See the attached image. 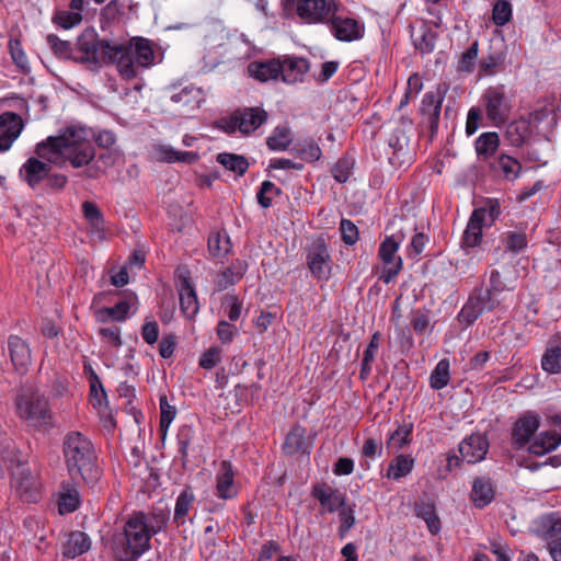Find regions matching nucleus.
<instances>
[{"label": "nucleus", "mask_w": 561, "mask_h": 561, "mask_svg": "<svg viewBox=\"0 0 561 561\" xmlns=\"http://www.w3.org/2000/svg\"><path fill=\"white\" fill-rule=\"evenodd\" d=\"M91 133L83 127L69 126L58 136H49L35 147L37 157L28 158L22 165V179L35 188L45 181L51 171V164L62 167L69 162L79 169L89 165L95 157V149L90 139Z\"/></svg>", "instance_id": "obj_1"}, {"label": "nucleus", "mask_w": 561, "mask_h": 561, "mask_svg": "<svg viewBox=\"0 0 561 561\" xmlns=\"http://www.w3.org/2000/svg\"><path fill=\"white\" fill-rule=\"evenodd\" d=\"M81 53L76 59L99 68L102 64H115L119 75L131 80L137 77V67L148 68L154 62L152 43L144 37H133L128 44L100 39L93 30H85L77 39Z\"/></svg>", "instance_id": "obj_2"}, {"label": "nucleus", "mask_w": 561, "mask_h": 561, "mask_svg": "<svg viewBox=\"0 0 561 561\" xmlns=\"http://www.w3.org/2000/svg\"><path fill=\"white\" fill-rule=\"evenodd\" d=\"M62 451L71 479L93 488L101 478V470L92 440L80 432H70L64 438Z\"/></svg>", "instance_id": "obj_3"}, {"label": "nucleus", "mask_w": 561, "mask_h": 561, "mask_svg": "<svg viewBox=\"0 0 561 561\" xmlns=\"http://www.w3.org/2000/svg\"><path fill=\"white\" fill-rule=\"evenodd\" d=\"M141 518L138 519L133 513L122 527L114 530L110 538L113 561H138L151 548V538Z\"/></svg>", "instance_id": "obj_4"}, {"label": "nucleus", "mask_w": 561, "mask_h": 561, "mask_svg": "<svg viewBox=\"0 0 561 561\" xmlns=\"http://www.w3.org/2000/svg\"><path fill=\"white\" fill-rule=\"evenodd\" d=\"M16 415L34 427L50 425L53 412L48 399L34 386L23 385L14 399Z\"/></svg>", "instance_id": "obj_5"}, {"label": "nucleus", "mask_w": 561, "mask_h": 561, "mask_svg": "<svg viewBox=\"0 0 561 561\" xmlns=\"http://www.w3.org/2000/svg\"><path fill=\"white\" fill-rule=\"evenodd\" d=\"M289 5L299 19L307 24H324L332 19L334 11H340L337 0H289Z\"/></svg>", "instance_id": "obj_6"}, {"label": "nucleus", "mask_w": 561, "mask_h": 561, "mask_svg": "<svg viewBox=\"0 0 561 561\" xmlns=\"http://www.w3.org/2000/svg\"><path fill=\"white\" fill-rule=\"evenodd\" d=\"M482 103L488 119L495 126L507 122L513 104L512 98L504 84L489 87L482 95Z\"/></svg>", "instance_id": "obj_7"}, {"label": "nucleus", "mask_w": 561, "mask_h": 561, "mask_svg": "<svg viewBox=\"0 0 561 561\" xmlns=\"http://www.w3.org/2000/svg\"><path fill=\"white\" fill-rule=\"evenodd\" d=\"M502 298L492 296L482 286L474 288L461 308L458 320L471 325L483 312L493 311L501 305Z\"/></svg>", "instance_id": "obj_8"}, {"label": "nucleus", "mask_w": 561, "mask_h": 561, "mask_svg": "<svg viewBox=\"0 0 561 561\" xmlns=\"http://www.w3.org/2000/svg\"><path fill=\"white\" fill-rule=\"evenodd\" d=\"M306 263L314 278L327 280L331 276V255L323 237L314 238L307 245Z\"/></svg>", "instance_id": "obj_9"}, {"label": "nucleus", "mask_w": 561, "mask_h": 561, "mask_svg": "<svg viewBox=\"0 0 561 561\" xmlns=\"http://www.w3.org/2000/svg\"><path fill=\"white\" fill-rule=\"evenodd\" d=\"M540 426L537 412L526 411L517 416L511 428V445L515 450L527 449Z\"/></svg>", "instance_id": "obj_10"}, {"label": "nucleus", "mask_w": 561, "mask_h": 561, "mask_svg": "<svg viewBox=\"0 0 561 561\" xmlns=\"http://www.w3.org/2000/svg\"><path fill=\"white\" fill-rule=\"evenodd\" d=\"M402 241V237H387L379 247V256L385 264V270L380 278L389 284L401 271L402 260L397 256V251Z\"/></svg>", "instance_id": "obj_11"}, {"label": "nucleus", "mask_w": 561, "mask_h": 561, "mask_svg": "<svg viewBox=\"0 0 561 561\" xmlns=\"http://www.w3.org/2000/svg\"><path fill=\"white\" fill-rule=\"evenodd\" d=\"M337 13L339 11H334L332 19H329L325 23L330 26L334 37L341 42L360 39L364 36V25L353 18H343Z\"/></svg>", "instance_id": "obj_12"}, {"label": "nucleus", "mask_w": 561, "mask_h": 561, "mask_svg": "<svg viewBox=\"0 0 561 561\" xmlns=\"http://www.w3.org/2000/svg\"><path fill=\"white\" fill-rule=\"evenodd\" d=\"M13 484L25 502H36L39 499V493L35 488V479L30 471V468L21 462H18L16 469L12 472Z\"/></svg>", "instance_id": "obj_13"}, {"label": "nucleus", "mask_w": 561, "mask_h": 561, "mask_svg": "<svg viewBox=\"0 0 561 561\" xmlns=\"http://www.w3.org/2000/svg\"><path fill=\"white\" fill-rule=\"evenodd\" d=\"M267 119V113L260 107L238 110L231 116L233 126L242 134H250L263 125Z\"/></svg>", "instance_id": "obj_14"}, {"label": "nucleus", "mask_w": 561, "mask_h": 561, "mask_svg": "<svg viewBox=\"0 0 561 561\" xmlns=\"http://www.w3.org/2000/svg\"><path fill=\"white\" fill-rule=\"evenodd\" d=\"M23 129V121L20 115L13 112H5L0 115V151L11 148L13 141Z\"/></svg>", "instance_id": "obj_15"}, {"label": "nucleus", "mask_w": 561, "mask_h": 561, "mask_svg": "<svg viewBox=\"0 0 561 561\" xmlns=\"http://www.w3.org/2000/svg\"><path fill=\"white\" fill-rule=\"evenodd\" d=\"M458 450L462 460L477 463L484 459L489 450V442L483 435L473 434L459 444Z\"/></svg>", "instance_id": "obj_16"}, {"label": "nucleus", "mask_w": 561, "mask_h": 561, "mask_svg": "<svg viewBox=\"0 0 561 561\" xmlns=\"http://www.w3.org/2000/svg\"><path fill=\"white\" fill-rule=\"evenodd\" d=\"M11 360L21 373H25L31 364V350L28 344L18 335H11L8 341Z\"/></svg>", "instance_id": "obj_17"}, {"label": "nucleus", "mask_w": 561, "mask_h": 561, "mask_svg": "<svg viewBox=\"0 0 561 561\" xmlns=\"http://www.w3.org/2000/svg\"><path fill=\"white\" fill-rule=\"evenodd\" d=\"M312 495L320 502L321 506L327 508L330 513H333L345 505L344 495L339 490L324 483L314 485L312 489Z\"/></svg>", "instance_id": "obj_18"}, {"label": "nucleus", "mask_w": 561, "mask_h": 561, "mask_svg": "<svg viewBox=\"0 0 561 561\" xmlns=\"http://www.w3.org/2000/svg\"><path fill=\"white\" fill-rule=\"evenodd\" d=\"M494 484L490 478L478 477L472 482L470 499L477 508H483L494 499Z\"/></svg>", "instance_id": "obj_19"}, {"label": "nucleus", "mask_w": 561, "mask_h": 561, "mask_svg": "<svg viewBox=\"0 0 561 561\" xmlns=\"http://www.w3.org/2000/svg\"><path fill=\"white\" fill-rule=\"evenodd\" d=\"M216 494L222 500L233 499L237 490L233 485V471L229 461H221L216 477Z\"/></svg>", "instance_id": "obj_20"}, {"label": "nucleus", "mask_w": 561, "mask_h": 561, "mask_svg": "<svg viewBox=\"0 0 561 561\" xmlns=\"http://www.w3.org/2000/svg\"><path fill=\"white\" fill-rule=\"evenodd\" d=\"M248 71L251 77L261 82L276 80L282 72V61L279 59L253 61L249 64Z\"/></svg>", "instance_id": "obj_21"}, {"label": "nucleus", "mask_w": 561, "mask_h": 561, "mask_svg": "<svg viewBox=\"0 0 561 561\" xmlns=\"http://www.w3.org/2000/svg\"><path fill=\"white\" fill-rule=\"evenodd\" d=\"M536 533L539 537L548 542L552 540H561V514L553 512L550 514L542 515L537 520Z\"/></svg>", "instance_id": "obj_22"}, {"label": "nucleus", "mask_w": 561, "mask_h": 561, "mask_svg": "<svg viewBox=\"0 0 561 561\" xmlns=\"http://www.w3.org/2000/svg\"><path fill=\"white\" fill-rule=\"evenodd\" d=\"M561 445V435L556 431H543L536 435L527 448V451L536 456H542Z\"/></svg>", "instance_id": "obj_23"}, {"label": "nucleus", "mask_w": 561, "mask_h": 561, "mask_svg": "<svg viewBox=\"0 0 561 561\" xmlns=\"http://www.w3.org/2000/svg\"><path fill=\"white\" fill-rule=\"evenodd\" d=\"M309 70V62L305 58L287 57L282 61V79L286 83H296L304 80Z\"/></svg>", "instance_id": "obj_24"}, {"label": "nucleus", "mask_w": 561, "mask_h": 561, "mask_svg": "<svg viewBox=\"0 0 561 561\" xmlns=\"http://www.w3.org/2000/svg\"><path fill=\"white\" fill-rule=\"evenodd\" d=\"M481 211H472L467 228L463 231L462 247L466 248H473L480 244L482 239V230L484 227H489L482 219H481Z\"/></svg>", "instance_id": "obj_25"}, {"label": "nucleus", "mask_w": 561, "mask_h": 561, "mask_svg": "<svg viewBox=\"0 0 561 561\" xmlns=\"http://www.w3.org/2000/svg\"><path fill=\"white\" fill-rule=\"evenodd\" d=\"M443 98L438 92H428L422 101L421 112L427 116L431 130L434 133L439 123Z\"/></svg>", "instance_id": "obj_26"}, {"label": "nucleus", "mask_w": 561, "mask_h": 561, "mask_svg": "<svg viewBox=\"0 0 561 561\" xmlns=\"http://www.w3.org/2000/svg\"><path fill=\"white\" fill-rule=\"evenodd\" d=\"M474 146L479 160L486 162L497 151L500 137L495 131L483 133L477 138Z\"/></svg>", "instance_id": "obj_27"}, {"label": "nucleus", "mask_w": 561, "mask_h": 561, "mask_svg": "<svg viewBox=\"0 0 561 561\" xmlns=\"http://www.w3.org/2000/svg\"><path fill=\"white\" fill-rule=\"evenodd\" d=\"M91 541L87 534L82 531H72L62 547V556L66 558H76L90 549Z\"/></svg>", "instance_id": "obj_28"}, {"label": "nucleus", "mask_w": 561, "mask_h": 561, "mask_svg": "<svg viewBox=\"0 0 561 561\" xmlns=\"http://www.w3.org/2000/svg\"><path fill=\"white\" fill-rule=\"evenodd\" d=\"M180 308L187 318L194 317L199 308L196 293L187 278L181 282Z\"/></svg>", "instance_id": "obj_29"}, {"label": "nucleus", "mask_w": 561, "mask_h": 561, "mask_svg": "<svg viewBox=\"0 0 561 561\" xmlns=\"http://www.w3.org/2000/svg\"><path fill=\"white\" fill-rule=\"evenodd\" d=\"M541 367L549 374L561 373V341L551 340L548 342L541 358Z\"/></svg>", "instance_id": "obj_30"}, {"label": "nucleus", "mask_w": 561, "mask_h": 561, "mask_svg": "<svg viewBox=\"0 0 561 561\" xmlns=\"http://www.w3.org/2000/svg\"><path fill=\"white\" fill-rule=\"evenodd\" d=\"M489 165L493 171L501 172L506 180H515L522 170L519 161L507 154L499 156Z\"/></svg>", "instance_id": "obj_31"}, {"label": "nucleus", "mask_w": 561, "mask_h": 561, "mask_svg": "<svg viewBox=\"0 0 561 561\" xmlns=\"http://www.w3.org/2000/svg\"><path fill=\"white\" fill-rule=\"evenodd\" d=\"M138 518L142 516L141 520L147 526V533L150 538L160 533L167 527L169 515L162 510L152 511L150 514L144 512H134Z\"/></svg>", "instance_id": "obj_32"}, {"label": "nucleus", "mask_w": 561, "mask_h": 561, "mask_svg": "<svg viewBox=\"0 0 561 561\" xmlns=\"http://www.w3.org/2000/svg\"><path fill=\"white\" fill-rule=\"evenodd\" d=\"M248 264L244 261L236 260L232 264L218 275L217 287L220 290L238 283L244 275Z\"/></svg>", "instance_id": "obj_33"}, {"label": "nucleus", "mask_w": 561, "mask_h": 561, "mask_svg": "<svg viewBox=\"0 0 561 561\" xmlns=\"http://www.w3.org/2000/svg\"><path fill=\"white\" fill-rule=\"evenodd\" d=\"M283 449L287 455L296 453H308V446L305 442V428L296 425L287 434L283 444Z\"/></svg>", "instance_id": "obj_34"}, {"label": "nucleus", "mask_w": 561, "mask_h": 561, "mask_svg": "<svg viewBox=\"0 0 561 561\" xmlns=\"http://www.w3.org/2000/svg\"><path fill=\"white\" fill-rule=\"evenodd\" d=\"M416 516L422 518L432 534H437L440 530V520L435 512V506L432 502L420 501L415 504Z\"/></svg>", "instance_id": "obj_35"}, {"label": "nucleus", "mask_w": 561, "mask_h": 561, "mask_svg": "<svg viewBox=\"0 0 561 561\" xmlns=\"http://www.w3.org/2000/svg\"><path fill=\"white\" fill-rule=\"evenodd\" d=\"M529 135V124L525 119L510 123L505 130V137L514 147H520Z\"/></svg>", "instance_id": "obj_36"}, {"label": "nucleus", "mask_w": 561, "mask_h": 561, "mask_svg": "<svg viewBox=\"0 0 561 561\" xmlns=\"http://www.w3.org/2000/svg\"><path fill=\"white\" fill-rule=\"evenodd\" d=\"M195 501V495L191 489H185L176 499L173 520L178 525H184L190 510Z\"/></svg>", "instance_id": "obj_37"}, {"label": "nucleus", "mask_w": 561, "mask_h": 561, "mask_svg": "<svg viewBox=\"0 0 561 561\" xmlns=\"http://www.w3.org/2000/svg\"><path fill=\"white\" fill-rule=\"evenodd\" d=\"M414 467V459L409 455L397 456L389 465L387 477L399 480L408 476Z\"/></svg>", "instance_id": "obj_38"}, {"label": "nucleus", "mask_w": 561, "mask_h": 561, "mask_svg": "<svg viewBox=\"0 0 561 561\" xmlns=\"http://www.w3.org/2000/svg\"><path fill=\"white\" fill-rule=\"evenodd\" d=\"M293 141L291 130L286 126H277L267 138L266 144L271 150H286Z\"/></svg>", "instance_id": "obj_39"}, {"label": "nucleus", "mask_w": 561, "mask_h": 561, "mask_svg": "<svg viewBox=\"0 0 561 561\" xmlns=\"http://www.w3.org/2000/svg\"><path fill=\"white\" fill-rule=\"evenodd\" d=\"M502 242L505 251L518 253L527 248L528 239L526 232L523 230L506 231L502 236Z\"/></svg>", "instance_id": "obj_40"}, {"label": "nucleus", "mask_w": 561, "mask_h": 561, "mask_svg": "<svg viewBox=\"0 0 561 561\" xmlns=\"http://www.w3.org/2000/svg\"><path fill=\"white\" fill-rule=\"evenodd\" d=\"M160 157L165 162H185V163H194L198 159V154L192 151H178L171 147L160 146L159 147Z\"/></svg>", "instance_id": "obj_41"}, {"label": "nucleus", "mask_w": 561, "mask_h": 561, "mask_svg": "<svg viewBox=\"0 0 561 561\" xmlns=\"http://www.w3.org/2000/svg\"><path fill=\"white\" fill-rule=\"evenodd\" d=\"M293 153L307 162H313L320 159L321 149L313 140L297 142L293 149Z\"/></svg>", "instance_id": "obj_42"}, {"label": "nucleus", "mask_w": 561, "mask_h": 561, "mask_svg": "<svg viewBox=\"0 0 561 561\" xmlns=\"http://www.w3.org/2000/svg\"><path fill=\"white\" fill-rule=\"evenodd\" d=\"M217 161L227 170L233 171L238 175H243L249 168L247 159L234 153H219Z\"/></svg>", "instance_id": "obj_43"}, {"label": "nucleus", "mask_w": 561, "mask_h": 561, "mask_svg": "<svg viewBox=\"0 0 561 561\" xmlns=\"http://www.w3.org/2000/svg\"><path fill=\"white\" fill-rule=\"evenodd\" d=\"M449 367V362L446 358L437 363L430 378V383L433 389L440 390L448 385L450 379Z\"/></svg>", "instance_id": "obj_44"}, {"label": "nucleus", "mask_w": 561, "mask_h": 561, "mask_svg": "<svg viewBox=\"0 0 561 561\" xmlns=\"http://www.w3.org/2000/svg\"><path fill=\"white\" fill-rule=\"evenodd\" d=\"M231 248L228 236H221L219 232H211L208 237V251L214 257H221L229 253Z\"/></svg>", "instance_id": "obj_45"}, {"label": "nucleus", "mask_w": 561, "mask_h": 561, "mask_svg": "<svg viewBox=\"0 0 561 561\" xmlns=\"http://www.w3.org/2000/svg\"><path fill=\"white\" fill-rule=\"evenodd\" d=\"M412 430L413 425L411 423L398 426V428L390 435V438L387 442L388 448L399 450L404 445L409 444Z\"/></svg>", "instance_id": "obj_46"}, {"label": "nucleus", "mask_w": 561, "mask_h": 561, "mask_svg": "<svg viewBox=\"0 0 561 561\" xmlns=\"http://www.w3.org/2000/svg\"><path fill=\"white\" fill-rule=\"evenodd\" d=\"M282 194V190L271 181H264L256 194L257 203L263 208L272 206L274 196Z\"/></svg>", "instance_id": "obj_47"}, {"label": "nucleus", "mask_w": 561, "mask_h": 561, "mask_svg": "<svg viewBox=\"0 0 561 561\" xmlns=\"http://www.w3.org/2000/svg\"><path fill=\"white\" fill-rule=\"evenodd\" d=\"M473 211H481V219L490 227L501 214V204L497 199L488 198L481 207Z\"/></svg>", "instance_id": "obj_48"}, {"label": "nucleus", "mask_w": 561, "mask_h": 561, "mask_svg": "<svg viewBox=\"0 0 561 561\" xmlns=\"http://www.w3.org/2000/svg\"><path fill=\"white\" fill-rule=\"evenodd\" d=\"M176 415L175 407L168 402L165 396L160 398V431L165 436L167 431Z\"/></svg>", "instance_id": "obj_49"}, {"label": "nucleus", "mask_w": 561, "mask_h": 561, "mask_svg": "<svg viewBox=\"0 0 561 561\" xmlns=\"http://www.w3.org/2000/svg\"><path fill=\"white\" fill-rule=\"evenodd\" d=\"M512 18V5L506 0H497L493 7L492 19L497 26L505 25Z\"/></svg>", "instance_id": "obj_50"}, {"label": "nucleus", "mask_w": 561, "mask_h": 561, "mask_svg": "<svg viewBox=\"0 0 561 561\" xmlns=\"http://www.w3.org/2000/svg\"><path fill=\"white\" fill-rule=\"evenodd\" d=\"M504 59L502 53L490 54L481 59L480 71L486 76L494 75L502 67Z\"/></svg>", "instance_id": "obj_51"}, {"label": "nucleus", "mask_w": 561, "mask_h": 561, "mask_svg": "<svg viewBox=\"0 0 561 561\" xmlns=\"http://www.w3.org/2000/svg\"><path fill=\"white\" fill-rule=\"evenodd\" d=\"M195 432L191 426L184 425L180 428L178 433V445H179V453L181 454V458L183 462L186 461V458L188 456V448L190 445L194 438Z\"/></svg>", "instance_id": "obj_52"}, {"label": "nucleus", "mask_w": 561, "mask_h": 561, "mask_svg": "<svg viewBox=\"0 0 561 561\" xmlns=\"http://www.w3.org/2000/svg\"><path fill=\"white\" fill-rule=\"evenodd\" d=\"M82 210L85 219L93 226V228L98 230L103 229V215L94 203L84 202L82 204Z\"/></svg>", "instance_id": "obj_53"}, {"label": "nucleus", "mask_w": 561, "mask_h": 561, "mask_svg": "<svg viewBox=\"0 0 561 561\" xmlns=\"http://www.w3.org/2000/svg\"><path fill=\"white\" fill-rule=\"evenodd\" d=\"M130 305L128 301L123 300L113 307H105L100 311V316L106 314L107 318L115 321H124L127 318Z\"/></svg>", "instance_id": "obj_54"}, {"label": "nucleus", "mask_w": 561, "mask_h": 561, "mask_svg": "<svg viewBox=\"0 0 561 561\" xmlns=\"http://www.w3.org/2000/svg\"><path fill=\"white\" fill-rule=\"evenodd\" d=\"M9 48L13 62L23 71H28V60L25 53L22 49L20 41L10 39Z\"/></svg>", "instance_id": "obj_55"}, {"label": "nucleus", "mask_w": 561, "mask_h": 561, "mask_svg": "<svg viewBox=\"0 0 561 561\" xmlns=\"http://www.w3.org/2000/svg\"><path fill=\"white\" fill-rule=\"evenodd\" d=\"M353 161L348 158H341L332 168V175L339 183H345L351 175Z\"/></svg>", "instance_id": "obj_56"}, {"label": "nucleus", "mask_w": 561, "mask_h": 561, "mask_svg": "<svg viewBox=\"0 0 561 561\" xmlns=\"http://www.w3.org/2000/svg\"><path fill=\"white\" fill-rule=\"evenodd\" d=\"M221 348L218 346H211L204 352L199 358V366L204 369H213L221 360Z\"/></svg>", "instance_id": "obj_57"}, {"label": "nucleus", "mask_w": 561, "mask_h": 561, "mask_svg": "<svg viewBox=\"0 0 561 561\" xmlns=\"http://www.w3.org/2000/svg\"><path fill=\"white\" fill-rule=\"evenodd\" d=\"M79 494L77 491L62 493L58 508L61 514L75 512L79 507Z\"/></svg>", "instance_id": "obj_58"}, {"label": "nucleus", "mask_w": 561, "mask_h": 561, "mask_svg": "<svg viewBox=\"0 0 561 561\" xmlns=\"http://www.w3.org/2000/svg\"><path fill=\"white\" fill-rule=\"evenodd\" d=\"M340 231H341V234H342V240L346 244L352 245V244H354L358 240V229L355 226V224H353L348 219H342L341 220V222H340Z\"/></svg>", "instance_id": "obj_59"}, {"label": "nucleus", "mask_w": 561, "mask_h": 561, "mask_svg": "<svg viewBox=\"0 0 561 561\" xmlns=\"http://www.w3.org/2000/svg\"><path fill=\"white\" fill-rule=\"evenodd\" d=\"M47 43L50 46V48L53 49V51L55 53V55H57L59 57H64V58H66L70 55V51H71L70 43L67 41L60 39L55 34H49L47 36Z\"/></svg>", "instance_id": "obj_60"}, {"label": "nucleus", "mask_w": 561, "mask_h": 561, "mask_svg": "<svg viewBox=\"0 0 561 561\" xmlns=\"http://www.w3.org/2000/svg\"><path fill=\"white\" fill-rule=\"evenodd\" d=\"M141 336L144 341L150 345L154 344L159 337V325L156 320L146 318L141 327Z\"/></svg>", "instance_id": "obj_61"}, {"label": "nucleus", "mask_w": 561, "mask_h": 561, "mask_svg": "<svg viewBox=\"0 0 561 561\" xmlns=\"http://www.w3.org/2000/svg\"><path fill=\"white\" fill-rule=\"evenodd\" d=\"M340 517V527H339V535L341 537H344L348 530L354 526L355 524V516L353 508L348 507H342L339 514Z\"/></svg>", "instance_id": "obj_62"}, {"label": "nucleus", "mask_w": 561, "mask_h": 561, "mask_svg": "<svg viewBox=\"0 0 561 561\" xmlns=\"http://www.w3.org/2000/svg\"><path fill=\"white\" fill-rule=\"evenodd\" d=\"M99 333L104 342L110 343L115 347H118L123 344L121 337V329L116 325L101 328Z\"/></svg>", "instance_id": "obj_63"}, {"label": "nucleus", "mask_w": 561, "mask_h": 561, "mask_svg": "<svg viewBox=\"0 0 561 561\" xmlns=\"http://www.w3.org/2000/svg\"><path fill=\"white\" fill-rule=\"evenodd\" d=\"M82 20V15L78 11L73 12H59L56 15V22L62 26L64 28H71L75 25L79 24Z\"/></svg>", "instance_id": "obj_64"}]
</instances>
